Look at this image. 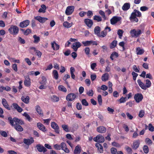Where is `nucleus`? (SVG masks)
Returning a JSON list of instances; mask_svg holds the SVG:
<instances>
[{
	"label": "nucleus",
	"instance_id": "nucleus-47",
	"mask_svg": "<svg viewBox=\"0 0 154 154\" xmlns=\"http://www.w3.org/2000/svg\"><path fill=\"white\" fill-rule=\"evenodd\" d=\"M106 35V32H105L104 31H103L100 33V35H98L97 36L103 38L105 37Z\"/></svg>",
	"mask_w": 154,
	"mask_h": 154
},
{
	"label": "nucleus",
	"instance_id": "nucleus-9",
	"mask_svg": "<svg viewBox=\"0 0 154 154\" xmlns=\"http://www.w3.org/2000/svg\"><path fill=\"white\" fill-rule=\"evenodd\" d=\"M36 147L38 151L40 152H45L47 151V149L41 144H37Z\"/></svg>",
	"mask_w": 154,
	"mask_h": 154
},
{
	"label": "nucleus",
	"instance_id": "nucleus-18",
	"mask_svg": "<svg viewBox=\"0 0 154 154\" xmlns=\"http://www.w3.org/2000/svg\"><path fill=\"white\" fill-rule=\"evenodd\" d=\"M25 79L24 81V84L26 86L29 87L30 85V79L28 76L25 77Z\"/></svg>",
	"mask_w": 154,
	"mask_h": 154
},
{
	"label": "nucleus",
	"instance_id": "nucleus-15",
	"mask_svg": "<svg viewBox=\"0 0 154 154\" xmlns=\"http://www.w3.org/2000/svg\"><path fill=\"white\" fill-rule=\"evenodd\" d=\"M17 131L22 132L23 131V128L19 124L14 123L13 125H11Z\"/></svg>",
	"mask_w": 154,
	"mask_h": 154
},
{
	"label": "nucleus",
	"instance_id": "nucleus-52",
	"mask_svg": "<svg viewBox=\"0 0 154 154\" xmlns=\"http://www.w3.org/2000/svg\"><path fill=\"white\" fill-rule=\"evenodd\" d=\"M42 80L40 82L41 84H46V85L47 79L44 76L42 77Z\"/></svg>",
	"mask_w": 154,
	"mask_h": 154
},
{
	"label": "nucleus",
	"instance_id": "nucleus-11",
	"mask_svg": "<svg viewBox=\"0 0 154 154\" xmlns=\"http://www.w3.org/2000/svg\"><path fill=\"white\" fill-rule=\"evenodd\" d=\"M23 140L24 143L28 146L30 145L34 142V140L32 137H30L29 139L24 138L23 139Z\"/></svg>",
	"mask_w": 154,
	"mask_h": 154
},
{
	"label": "nucleus",
	"instance_id": "nucleus-2",
	"mask_svg": "<svg viewBox=\"0 0 154 154\" xmlns=\"http://www.w3.org/2000/svg\"><path fill=\"white\" fill-rule=\"evenodd\" d=\"M8 120L11 125H13L14 123L20 125H23L24 123L23 121L16 118H14L13 119L11 117L8 118Z\"/></svg>",
	"mask_w": 154,
	"mask_h": 154
},
{
	"label": "nucleus",
	"instance_id": "nucleus-55",
	"mask_svg": "<svg viewBox=\"0 0 154 154\" xmlns=\"http://www.w3.org/2000/svg\"><path fill=\"white\" fill-rule=\"evenodd\" d=\"M51 98L54 102H57L59 100V98L55 95H53Z\"/></svg>",
	"mask_w": 154,
	"mask_h": 154
},
{
	"label": "nucleus",
	"instance_id": "nucleus-50",
	"mask_svg": "<svg viewBox=\"0 0 154 154\" xmlns=\"http://www.w3.org/2000/svg\"><path fill=\"white\" fill-rule=\"evenodd\" d=\"M143 150L145 153H148L149 151V148L146 145H144L143 147Z\"/></svg>",
	"mask_w": 154,
	"mask_h": 154
},
{
	"label": "nucleus",
	"instance_id": "nucleus-64",
	"mask_svg": "<svg viewBox=\"0 0 154 154\" xmlns=\"http://www.w3.org/2000/svg\"><path fill=\"white\" fill-rule=\"evenodd\" d=\"M31 30L30 29H28L24 32V34L25 35H27L31 32Z\"/></svg>",
	"mask_w": 154,
	"mask_h": 154
},
{
	"label": "nucleus",
	"instance_id": "nucleus-37",
	"mask_svg": "<svg viewBox=\"0 0 154 154\" xmlns=\"http://www.w3.org/2000/svg\"><path fill=\"white\" fill-rule=\"evenodd\" d=\"M146 85H145L146 88L144 89V90H146L147 88H149L151 86V82L149 79H146Z\"/></svg>",
	"mask_w": 154,
	"mask_h": 154
},
{
	"label": "nucleus",
	"instance_id": "nucleus-26",
	"mask_svg": "<svg viewBox=\"0 0 154 154\" xmlns=\"http://www.w3.org/2000/svg\"><path fill=\"white\" fill-rule=\"evenodd\" d=\"M81 147L78 145L75 147L74 151V153L75 154H79L81 152Z\"/></svg>",
	"mask_w": 154,
	"mask_h": 154
},
{
	"label": "nucleus",
	"instance_id": "nucleus-1",
	"mask_svg": "<svg viewBox=\"0 0 154 154\" xmlns=\"http://www.w3.org/2000/svg\"><path fill=\"white\" fill-rule=\"evenodd\" d=\"M141 13L139 11L135 9L131 14L129 19L132 22L137 23L138 21V19L137 17H140L141 16Z\"/></svg>",
	"mask_w": 154,
	"mask_h": 154
},
{
	"label": "nucleus",
	"instance_id": "nucleus-30",
	"mask_svg": "<svg viewBox=\"0 0 154 154\" xmlns=\"http://www.w3.org/2000/svg\"><path fill=\"white\" fill-rule=\"evenodd\" d=\"M21 99L22 100L24 103H28L29 102V98L28 96L26 97L22 96L21 97Z\"/></svg>",
	"mask_w": 154,
	"mask_h": 154
},
{
	"label": "nucleus",
	"instance_id": "nucleus-49",
	"mask_svg": "<svg viewBox=\"0 0 154 154\" xmlns=\"http://www.w3.org/2000/svg\"><path fill=\"white\" fill-rule=\"evenodd\" d=\"M62 127L65 131L67 132H69L68 128L67 125L64 124L62 125Z\"/></svg>",
	"mask_w": 154,
	"mask_h": 154
},
{
	"label": "nucleus",
	"instance_id": "nucleus-20",
	"mask_svg": "<svg viewBox=\"0 0 154 154\" xmlns=\"http://www.w3.org/2000/svg\"><path fill=\"white\" fill-rule=\"evenodd\" d=\"M140 144V142L139 140H135L134 142L132 147L133 149H136L139 147Z\"/></svg>",
	"mask_w": 154,
	"mask_h": 154
},
{
	"label": "nucleus",
	"instance_id": "nucleus-63",
	"mask_svg": "<svg viewBox=\"0 0 154 154\" xmlns=\"http://www.w3.org/2000/svg\"><path fill=\"white\" fill-rule=\"evenodd\" d=\"M84 51L87 55L89 54L90 51V50L89 48L86 47L84 49Z\"/></svg>",
	"mask_w": 154,
	"mask_h": 154
},
{
	"label": "nucleus",
	"instance_id": "nucleus-3",
	"mask_svg": "<svg viewBox=\"0 0 154 154\" xmlns=\"http://www.w3.org/2000/svg\"><path fill=\"white\" fill-rule=\"evenodd\" d=\"M143 32V30L140 29H133L131 30L130 32V33L132 37L137 38L139 37Z\"/></svg>",
	"mask_w": 154,
	"mask_h": 154
},
{
	"label": "nucleus",
	"instance_id": "nucleus-8",
	"mask_svg": "<svg viewBox=\"0 0 154 154\" xmlns=\"http://www.w3.org/2000/svg\"><path fill=\"white\" fill-rule=\"evenodd\" d=\"M76 96V94H75L70 93L66 96V99L68 101H72L75 99Z\"/></svg>",
	"mask_w": 154,
	"mask_h": 154
},
{
	"label": "nucleus",
	"instance_id": "nucleus-28",
	"mask_svg": "<svg viewBox=\"0 0 154 154\" xmlns=\"http://www.w3.org/2000/svg\"><path fill=\"white\" fill-rule=\"evenodd\" d=\"M130 7V4L129 3H126L124 4L122 8L123 11H127L129 9Z\"/></svg>",
	"mask_w": 154,
	"mask_h": 154
},
{
	"label": "nucleus",
	"instance_id": "nucleus-21",
	"mask_svg": "<svg viewBox=\"0 0 154 154\" xmlns=\"http://www.w3.org/2000/svg\"><path fill=\"white\" fill-rule=\"evenodd\" d=\"M37 126L40 130L44 132L46 131H47L45 126L42 124L40 122H38L37 123Z\"/></svg>",
	"mask_w": 154,
	"mask_h": 154
},
{
	"label": "nucleus",
	"instance_id": "nucleus-27",
	"mask_svg": "<svg viewBox=\"0 0 154 154\" xmlns=\"http://www.w3.org/2000/svg\"><path fill=\"white\" fill-rule=\"evenodd\" d=\"M35 109L38 114L41 116H43L42 111V110L40 106L39 105H37L35 107Z\"/></svg>",
	"mask_w": 154,
	"mask_h": 154
},
{
	"label": "nucleus",
	"instance_id": "nucleus-54",
	"mask_svg": "<svg viewBox=\"0 0 154 154\" xmlns=\"http://www.w3.org/2000/svg\"><path fill=\"white\" fill-rule=\"evenodd\" d=\"M81 103L83 105L85 106H87L88 105V102L85 99H83L81 101Z\"/></svg>",
	"mask_w": 154,
	"mask_h": 154
},
{
	"label": "nucleus",
	"instance_id": "nucleus-51",
	"mask_svg": "<svg viewBox=\"0 0 154 154\" xmlns=\"http://www.w3.org/2000/svg\"><path fill=\"white\" fill-rule=\"evenodd\" d=\"M112 144L113 146L118 148H120L121 146V145L120 144L115 142H113L112 143Z\"/></svg>",
	"mask_w": 154,
	"mask_h": 154
},
{
	"label": "nucleus",
	"instance_id": "nucleus-40",
	"mask_svg": "<svg viewBox=\"0 0 154 154\" xmlns=\"http://www.w3.org/2000/svg\"><path fill=\"white\" fill-rule=\"evenodd\" d=\"M117 41L116 40H114L112 42L110 45V48H115L117 44Z\"/></svg>",
	"mask_w": 154,
	"mask_h": 154
},
{
	"label": "nucleus",
	"instance_id": "nucleus-56",
	"mask_svg": "<svg viewBox=\"0 0 154 154\" xmlns=\"http://www.w3.org/2000/svg\"><path fill=\"white\" fill-rule=\"evenodd\" d=\"M148 129L149 131H154V127L151 124H149V125Z\"/></svg>",
	"mask_w": 154,
	"mask_h": 154
},
{
	"label": "nucleus",
	"instance_id": "nucleus-16",
	"mask_svg": "<svg viewBox=\"0 0 154 154\" xmlns=\"http://www.w3.org/2000/svg\"><path fill=\"white\" fill-rule=\"evenodd\" d=\"M84 22L86 25L89 28H91L93 24L92 20L89 19H85L84 20Z\"/></svg>",
	"mask_w": 154,
	"mask_h": 154
},
{
	"label": "nucleus",
	"instance_id": "nucleus-17",
	"mask_svg": "<svg viewBox=\"0 0 154 154\" xmlns=\"http://www.w3.org/2000/svg\"><path fill=\"white\" fill-rule=\"evenodd\" d=\"M51 48L54 50H57L60 48V46L57 44L55 41H54L51 43Z\"/></svg>",
	"mask_w": 154,
	"mask_h": 154
},
{
	"label": "nucleus",
	"instance_id": "nucleus-36",
	"mask_svg": "<svg viewBox=\"0 0 154 154\" xmlns=\"http://www.w3.org/2000/svg\"><path fill=\"white\" fill-rule=\"evenodd\" d=\"M53 75L54 78L56 80L58 79V73L56 70H54L53 72Z\"/></svg>",
	"mask_w": 154,
	"mask_h": 154
},
{
	"label": "nucleus",
	"instance_id": "nucleus-53",
	"mask_svg": "<svg viewBox=\"0 0 154 154\" xmlns=\"http://www.w3.org/2000/svg\"><path fill=\"white\" fill-rule=\"evenodd\" d=\"M98 101L100 105H101L102 103V99L101 96L99 95L97 97Z\"/></svg>",
	"mask_w": 154,
	"mask_h": 154
},
{
	"label": "nucleus",
	"instance_id": "nucleus-29",
	"mask_svg": "<svg viewBox=\"0 0 154 154\" xmlns=\"http://www.w3.org/2000/svg\"><path fill=\"white\" fill-rule=\"evenodd\" d=\"M73 23H69L67 21L64 22L63 24V26L66 28H69L73 25Z\"/></svg>",
	"mask_w": 154,
	"mask_h": 154
},
{
	"label": "nucleus",
	"instance_id": "nucleus-14",
	"mask_svg": "<svg viewBox=\"0 0 154 154\" xmlns=\"http://www.w3.org/2000/svg\"><path fill=\"white\" fill-rule=\"evenodd\" d=\"M120 18L119 17H114L110 20L111 23L112 25H114L120 21Z\"/></svg>",
	"mask_w": 154,
	"mask_h": 154
},
{
	"label": "nucleus",
	"instance_id": "nucleus-38",
	"mask_svg": "<svg viewBox=\"0 0 154 154\" xmlns=\"http://www.w3.org/2000/svg\"><path fill=\"white\" fill-rule=\"evenodd\" d=\"M136 52L137 55H141L144 53V51L143 49H141L140 48H136Z\"/></svg>",
	"mask_w": 154,
	"mask_h": 154
},
{
	"label": "nucleus",
	"instance_id": "nucleus-34",
	"mask_svg": "<svg viewBox=\"0 0 154 154\" xmlns=\"http://www.w3.org/2000/svg\"><path fill=\"white\" fill-rule=\"evenodd\" d=\"M100 28L99 26H96L94 29V32L95 34L97 35H100Z\"/></svg>",
	"mask_w": 154,
	"mask_h": 154
},
{
	"label": "nucleus",
	"instance_id": "nucleus-46",
	"mask_svg": "<svg viewBox=\"0 0 154 154\" xmlns=\"http://www.w3.org/2000/svg\"><path fill=\"white\" fill-rule=\"evenodd\" d=\"M23 115L26 117V119H27L29 122L31 121L32 119L31 118L30 116L26 112H25L24 113Z\"/></svg>",
	"mask_w": 154,
	"mask_h": 154
},
{
	"label": "nucleus",
	"instance_id": "nucleus-45",
	"mask_svg": "<svg viewBox=\"0 0 154 154\" xmlns=\"http://www.w3.org/2000/svg\"><path fill=\"white\" fill-rule=\"evenodd\" d=\"M126 97H122L120 99L118 100V101L119 102V103H124L126 101Z\"/></svg>",
	"mask_w": 154,
	"mask_h": 154
},
{
	"label": "nucleus",
	"instance_id": "nucleus-19",
	"mask_svg": "<svg viewBox=\"0 0 154 154\" xmlns=\"http://www.w3.org/2000/svg\"><path fill=\"white\" fill-rule=\"evenodd\" d=\"M35 18L39 21L41 23H43L46 20H48V19L46 17H42L39 16H37L35 17Z\"/></svg>",
	"mask_w": 154,
	"mask_h": 154
},
{
	"label": "nucleus",
	"instance_id": "nucleus-44",
	"mask_svg": "<svg viewBox=\"0 0 154 154\" xmlns=\"http://www.w3.org/2000/svg\"><path fill=\"white\" fill-rule=\"evenodd\" d=\"M125 148L128 153L131 154L132 153V150L131 147L126 146Z\"/></svg>",
	"mask_w": 154,
	"mask_h": 154
},
{
	"label": "nucleus",
	"instance_id": "nucleus-48",
	"mask_svg": "<svg viewBox=\"0 0 154 154\" xmlns=\"http://www.w3.org/2000/svg\"><path fill=\"white\" fill-rule=\"evenodd\" d=\"M86 94L89 96H92L94 94V92L91 89L87 91Z\"/></svg>",
	"mask_w": 154,
	"mask_h": 154
},
{
	"label": "nucleus",
	"instance_id": "nucleus-43",
	"mask_svg": "<svg viewBox=\"0 0 154 154\" xmlns=\"http://www.w3.org/2000/svg\"><path fill=\"white\" fill-rule=\"evenodd\" d=\"M90 41H83L82 42V43L85 46H89L90 45Z\"/></svg>",
	"mask_w": 154,
	"mask_h": 154
},
{
	"label": "nucleus",
	"instance_id": "nucleus-6",
	"mask_svg": "<svg viewBox=\"0 0 154 154\" xmlns=\"http://www.w3.org/2000/svg\"><path fill=\"white\" fill-rule=\"evenodd\" d=\"M143 98V96L140 93H137L135 94L134 97V100L137 103H138L142 101Z\"/></svg>",
	"mask_w": 154,
	"mask_h": 154
},
{
	"label": "nucleus",
	"instance_id": "nucleus-31",
	"mask_svg": "<svg viewBox=\"0 0 154 154\" xmlns=\"http://www.w3.org/2000/svg\"><path fill=\"white\" fill-rule=\"evenodd\" d=\"M109 78V75L107 73L103 74L102 76L101 79L103 81H106L108 80Z\"/></svg>",
	"mask_w": 154,
	"mask_h": 154
},
{
	"label": "nucleus",
	"instance_id": "nucleus-23",
	"mask_svg": "<svg viewBox=\"0 0 154 154\" xmlns=\"http://www.w3.org/2000/svg\"><path fill=\"white\" fill-rule=\"evenodd\" d=\"M97 131L100 133H104L106 132V129L103 126H100L97 128Z\"/></svg>",
	"mask_w": 154,
	"mask_h": 154
},
{
	"label": "nucleus",
	"instance_id": "nucleus-59",
	"mask_svg": "<svg viewBox=\"0 0 154 154\" xmlns=\"http://www.w3.org/2000/svg\"><path fill=\"white\" fill-rule=\"evenodd\" d=\"M89 18H91L93 15V13L91 11H88L86 13Z\"/></svg>",
	"mask_w": 154,
	"mask_h": 154
},
{
	"label": "nucleus",
	"instance_id": "nucleus-42",
	"mask_svg": "<svg viewBox=\"0 0 154 154\" xmlns=\"http://www.w3.org/2000/svg\"><path fill=\"white\" fill-rule=\"evenodd\" d=\"M124 32V31L121 29H119L118 30L117 34L119 36V38H122V36Z\"/></svg>",
	"mask_w": 154,
	"mask_h": 154
},
{
	"label": "nucleus",
	"instance_id": "nucleus-12",
	"mask_svg": "<svg viewBox=\"0 0 154 154\" xmlns=\"http://www.w3.org/2000/svg\"><path fill=\"white\" fill-rule=\"evenodd\" d=\"M81 45V44L80 42H76L73 44L72 48L75 51H76L78 49L80 48Z\"/></svg>",
	"mask_w": 154,
	"mask_h": 154
},
{
	"label": "nucleus",
	"instance_id": "nucleus-60",
	"mask_svg": "<svg viewBox=\"0 0 154 154\" xmlns=\"http://www.w3.org/2000/svg\"><path fill=\"white\" fill-rule=\"evenodd\" d=\"M111 152L112 154H116L117 152V149L115 148L112 147L111 149Z\"/></svg>",
	"mask_w": 154,
	"mask_h": 154
},
{
	"label": "nucleus",
	"instance_id": "nucleus-25",
	"mask_svg": "<svg viewBox=\"0 0 154 154\" xmlns=\"http://www.w3.org/2000/svg\"><path fill=\"white\" fill-rule=\"evenodd\" d=\"M95 146L97 148L98 150L100 153L103 152V147L99 143H97L95 144Z\"/></svg>",
	"mask_w": 154,
	"mask_h": 154
},
{
	"label": "nucleus",
	"instance_id": "nucleus-13",
	"mask_svg": "<svg viewBox=\"0 0 154 154\" xmlns=\"http://www.w3.org/2000/svg\"><path fill=\"white\" fill-rule=\"evenodd\" d=\"M30 21L29 20H26L20 23L19 26L21 28L27 27L29 24Z\"/></svg>",
	"mask_w": 154,
	"mask_h": 154
},
{
	"label": "nucleus",
	"instance_id": "nucleus-10",
	"mask_svg": "<svg viewBox=\"0 0 154 154\" xmlns=\"http://www.w3.org/2000/svg\"><path fill=\"white\" fill-rule=\"evenodd\" d=\"M51 126L55 130V131L56 133H59V127L57 123L54 122H52L51 123Z\"/></svg>",
	"mask_w": 154,
	"mask_h": 154
},
{
	"label": "nucleus",
	"instance_id": "nucleus-24",
	"mask_svg": "<svg viewBox=\"0 0 154 154\" xmlns=\"http://www.w3.org/2000/svg\"><path fill=\"white\" fill-rule=\"evenodd\" d=\"M2 103L3 105V106L7 109L10 110V108L8 105L7 102L6 100V99L5 98H3L2 100Z\"/></svg>",
	"mask_w": 154,
	"mask_h": 154
},
{
	"label": "nucleus",
	"instance_id": "nucleus-57",
	"mask_svg": "<svg viewBox=\"0 0 154 154\" xmlns=\"http://www.w3.org/2000/svg\"><path fill=\"white\" fill-rule=\"evenodd\" d=\"M145 142L148 144H151L152 142L151 139L149 138H146L145 140Z\"/></svg>",
	"mask_w": 154,
	"mask_h": 154
},
{
	"label": "nucleus",
	"instance_id": "nucleus-4",
	"mask_svg": "<svg viewBox=\"0 0 154 154\" xmlns=\"http://www.w3.org/2000/svg\"><path fill=\"white\" fill-rule=\"evenodd\" d=\"M8 31L11 34L15 35L18 33L19 29L17 26L11 25Z\"/></svg>",
	"mask_w": 154,
	"mask_h": 154
},
{
	"label": "nucleus",
	"instance_id": "nucleus-7",
	"mask_svg": "<svg viewBox=\"0 0 154 154\" xmlns=\"http://www.w3.org/2000/svg\"><path fill=\"white\" fill-rule=\"evenodd\" d=\"M93 140L96 142L98 143H103L105 140L104 137L101 135H98L94 138Z\"/></svg>",
	"mask_w": 154,
	"mask_h": 154
},
{
	"label": "nucleus",
	"instance_id": "nucleus-41",
	"mask_svg": "<svg viewBox=\"0 0 154 154\" xmlns=\"http://www.w3.org/2000/svg\"><path fill=\"white\" fill-rule=\"evenodd\" d=\"M93 19L94 20H96L98 22L101 21L102 20L101 17L100 16L97 15H95L94 16Z\"/></svg>",
	"mask_w": 154,
	"mask_h": 154
},
{
	"label": "nucleus",
	"instance_id": "nucleus-33",
	"mask_svg": "<svg viewBox=\"0 0 154 154\" xmlns=\"http://www.w3.org/2000/svg\"><path fill=\"white\" fill-rule=\"evenodd\" d=\"M33 37L34 38L33 42L34 43L37 44L39 42L40 38L39 36H37L36 35H34L33 36Z\"/></svg>",
	"mask_w": 154,
	"mask_h": 154
},
{
	"label": "nucleus",
	"instance_id": "nucleus-35",
	"mask_svg": "<svg viewBox=\"0 0 154 154\" xmlns=\"http://www.w3.org/2000/svg\"><path fill=\"white\" fill-rule=\"evenodd\" d=\"M137 83L139 86L143 89L146 88L145 85L141 82L140 79H138L137 80Z\"/></svg>",
	"mask_w": 154,
	"mask_h": 154
},
{
	"label": "nucleus",
	"instance_id": "nucleus-62",
	"mask_svg": "<svg viewBox=\"0 0 154 154\" xmlns=\"http://www.w3.org/2000/svg\"><path fill=\"white\" fill-rule=\"evenodd\" d=\"M144 112L143 110H141L139 114V116L141 118H142L144 115Z\"/></svg>",
	"mask_w": 154,
	"mask_h": 154
},
{
	"label": "nucleus",
	"instance_id": "nucleus-58",
	"mask_svg": "<svg viewBox=\"0 0 154 154\" xmlns=\"http://www.w3.org/2000/svg\"><path fill=\"white\" fill-rule=\"evenodd\" d=\"M9 59L11 61L13 62H14L17 63H20V61L19 60H16L14 58H9Z\"/></svg>",
	"mask_w": 154,
	"mask_h": 154
},
{
	"label": "nucleus",
	"instance_id": "nucleus-5",
	"mask_svg": "<svg viewBox=\"0 0 154 154\" xmlns=\"http://www.w3.org/2000/svg\"><path fill=\"white\" fill-rule=\"evenodd\" d=\"M75 7L73 6H68L65 11V14L67 15H70L72 14L74 11Z\"/></svg>",
	"mask_w": 154,
	"mask_h": 154
},
{
	"label": "nucleus",
	"instance_id": "nucleus-22",
	"mask_svg": "<svg viewBox=\"0 0 154 154\" xmlns=\"http://www.w3.org/2000/svg\"><path fill=\"white\" fill-rule=\"evenodd\" d=\"M12 106L14 108L16 109L19 112H20L22 111L23 109L16 103H13L12 104Z\"/></svg>",
	"mask_w": 154,
	"mask_h": 154
},
{
	"label": "nucleus",
	"instance_id": "nucleus-39",
	"mask_svg": "<svg viewBox=\"0 0 154 154\" xmlns=\"http://www.w3.org/2000/svg\"><path fill=\"white\" fill-rule=\"evenodd\" d=\"M58 89L60 91L65 92H66L67 91L66 89L62 85H59L58 87Z\"/></svg>",
	"mask_w": 154,
	"mask_h": 154
},
{
	"label": "nucleus",
	"instance_id": "nucleus-61",
	"mask_svg": "<svg viewBox=\"0 0 154 154\" xmlns=\"http://www.w3.org/2000/svg\"><path fill=\"white\" fill-rule=\"evenodd\" d=\"M111 29L110 27L106 26L105 28V29L103 31H104L105 32H106V33L107 34V32H109L110 31H111Z\"/></svg>",
	"mask_w": 154,
	"mask_h": 154
},
{
	"label": "nucleus",
	"instance_id": "nucleus-32",
	"mask_svg": "<svg viewBox=\"0 0 154 154\" xmlns=\"http://www.w3.org/2000/svg\"><path fill=\"white\" fill-rule=\"evenodd\" d=\"M41 8H40L38 12L40 13H45V10L46 9V7L45 5L43 4L41 5Z\"/></svg>",
	"mask_w": 154,
	"mask_h": 154
}]
</instances>
